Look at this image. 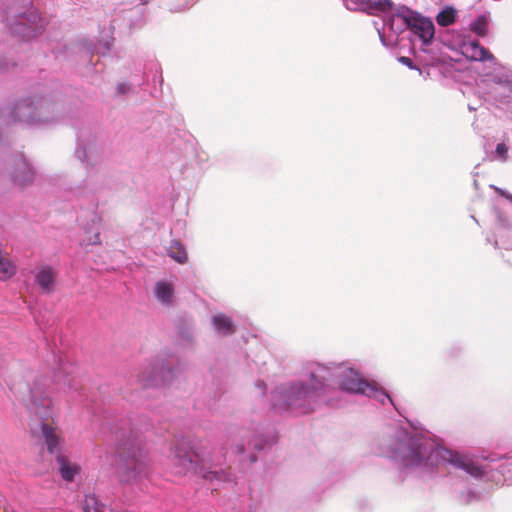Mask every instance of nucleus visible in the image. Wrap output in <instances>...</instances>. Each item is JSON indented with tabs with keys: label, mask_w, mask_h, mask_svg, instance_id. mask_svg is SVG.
<instances>
[{
	"label": "nucleus",
	"mask_w": 512,
	"mask_h": 512,
	"mask_svg": "<svg viewBox=\"0 0 512 512\" xmlns=\"http://www.w3.org/2000/svg\"><path fill=\"white\" fill-rule=\"evenodd\" d=\"M507 199L512 202V195L507 196Z\"/></svg>",
	"instance_id": "7c9ffc66"
},
{
	"label": "nucleus",
	"mask_w": 512,
	"mask_h": 512,
	"mask_svg": "<svg viewBox=\"0 0 512 512\" xmlns=\"http://www.w3.org/2000/svg\"><path fill=\"white\" fill-rule=\"evenodd\" d=\"M173 453L175 463L181 467L180 472L192 469L198 462L204 463L210 456V451H206V447L188 451L183 445H176Z\"/></svg>",
	"instance_id": "0eeeda50"
},
{
	"label": "nucleus",
	"mask_w": 512,
	"mask_h": 512,
	"mask_svg": "<svg viewBox=\"0 0 512 512\" xmlns=\"http://www.w3.org/2000/svg\"><path fill=\"white\" fill-rule=\"evenodd\" d=\"M398 60H399V62H401L402 64L406 65L410 69H417V67L413 64L412 59L409 58V57L401 56V57L398 58Z\"/></svg>",
	"instance_id": "a878e982"
},
{
	"label": "nucleus",
	"mask_w": 512,
	"mask_h": 512,
	"mask_svg": "<svg viewBox=\"0 0 512 512\" xmlns=\"http://www.w3.org/2000/svg\"><path fill=\"white\" fill-rule=\"evenodd\" d=\"M50 386L42 380H36L30 389L28 406L37 414L46 416L54 407L50 395Z\"/></svg>",
	"instance_id": "39448f33"
},
{
	"label": "nucleus",
	"mask_w": 512,
	"mask_h": 512,
	"mask_svg": "<svg viewBox=\"0 0 512 512\" xmlns=\"http://www.w3.org/2000/svg\"><path fill=\"white\" fill-rule=\"evenodd\" d=\"M168 255L177 263L185 264L188 261V253L185 246L178 240H171L168 248Z\"/></svg>",
	"instance_id": "2eb2a0df"
},
{
	"label": "nucleus",
	"mask_w": 512,
	"mask_h": 512,
	"mask_svg": "<svg viewBox=\"0 0 512 512\" xmlns=\"http://www.w3.org/2000/svg\"><path fill=\"white\" fill-rule=\"evenodd\" d=\"M456 20V10L452 7H447L440 11L436 16L437 23L442 27L452 25Z\"/></svg>",
	"instance_id": "aec40b11"
},
{
	"label": "nucleus",
	"mask_w": 512,
	"mask_h": 512,
	"mask_svg": "<svg viewBox=\"0 0 512 512\" xmlns=\"http://www.w3.org/2000/svg\"><path fill=\"white\" fill-rule=\"evenodd\" d=\"M494 189H495V191H496L499 195H501V196H503V195H504V190H502V189H500V188H497V187H495Z\"/></svg>",
	"instance_id": "c85d7f7f"
},
{
	"label": "nucleus",
	"mask_w": 512,
	"mask_h": 512,
	"mask_svg": "<svg viewBox=\"0 0 512 512\" xmlns=\"http://www.w3.org/2000/svg\"><path fill=\"white\" fill-rule=\"evenodd\" d=\"M14 114L20 121L32 122L35 120V108L26 102L17 104Z\"/></svg>",
	"instance_id": "a211bd4d"
},
{
	"label": "nucleus",
	"mask_w": 512,
	"mask_h": 512,
	"mask_svg": "<svg viewBox=\"0 0 512 512\" xmlns=\"http://www.w3.org/2000/svg\"><path fill=\"white\" fill-rule=\"evenodd\" d=\"M473 55L472 57L478 61H485L493 59V55L479 43L472 44Z\"/></svg>",
	"instance_id": "4be33fe9"
},
{
	"label": "nucleus",
	"mask_w": 512,
	"mask_h": 512,
	"mask_svg": "<svg viewBox=\"0 0 512 512\" xmlns=\"http://www.w3.org/2000/svg\"><path fill=\"white\" fill-rule=\"evenodd\" d=\"M432 453L431 447L420 439H409L406 446L401 449V458L406 466H414L420 464L428 455ZM436 456L450 462L452 465L466 471L473 477H481L483 471L471 460H467L464 456L457 452L445 449H437L433 451Z\"/></svg>",
	"instance_id": "f257e3e1"
},
{
	"label": "nucleus",
	"mask_w": 512,
	"mask_h": 512,
	"mask_svg": "<svg viewBox=\"0 0 512 512\" xmlns=\"http://www.w3.org/2000/svg\"><path fill=\"white\" fill-rule=\"evenodd\" d=\"M471 30L479 36H485L488 32V21L485 16L478 17L472 24Z\"/></svg>",
	"instance_id": "412c9836"
},
{
	"label": "nucleus",
	"mask_w": 512,
	"mask_h": 512,
	"mask_svg": "<svg viewBox=\"0 0 512 512\" xmlns=\"http://www.w3.org/2000/svg\"><path fill=\"white\" fill-rule=\"evenodd\" d=\"M338 385L342 390L350 393L371 394L378 392L380 395H384V392L379 389L375 382H369L360 377L359 373L351 368L341 371L338 375Z\"/></svg>",
	"instance_id": "20e7f679"
},
{
	"label": "nucleus",
	"mask_w": 512,
	"mask_h": 512,
	"mask_svg": "<svg viewBox=\"0 0 512 512\" xmlns=\"http://www.w3.org/2000/svg\"><path fill=\"white\" fill-rule=\"evenodd\" d=\"M41 431L49 453H60L61 446L64 442L61 430L50 423H43Z\"/></svg>",
	"instance_id": "1a4fd4ad"
},
{
	"label": "nucleus",
	"mask_w": 512,
	"mask_h": 512,
	"mask_svg": "<svg viewBox=\"0 0 512 512\" xmlns=\"http://www.w3.org/2000/svg\"><path fill=\"white\" fill-rule=\"evenodd\" d=\"M311 387L302 384L293 385L287 395V406L291 409H301L303 413H307L313 408L311 404L322 393L324 382L315 374L311 375Z\"/></svg>",
	"instance_id": "7ed1b4c3"
},
{
	"label": "nucleus",
	"mask_w": 512,
	"mask_h": 512,
	"mask_svg": "<svg viewBox=\"0 0 512 512\" xmlns=\"http://www.w3.org/2000/svg\"><path fill=\"white\" fill-rule=\"evenodd\" d=\"M83 512H105V506L95 495H86L82 504Z\"/></svg>",
	"instance_id": "6ab92c4d"
},
{
	"label": "nucleus",
	"mask_w": 512,
	"mask_h": 512,
	"mask_svg": "<svg viewBox=\"0 0 512 512\" xmlns=\"http://www.w3.org/2000/svg\"><path fill=\"white\" fill-rule=\"evenodd\" d=\"M161 373V379L158 380L156 376V370L155 368H151L150 370H144L139 375V381L142 383L143 386H152V385H158L160 383L165 384L170 379L168 376H166V371L164 368L160 371ZM172 371L170 369L167 370V374H171Z\"/></svg>",
	"instance_id": "4468645a"
},
{
	"label": "nucleus",
	"mask_w": 512,
	"mask_h": 512,
	"mask_svg": "<svg viewBox=\"0 0 512 512\" xmlns=\"http://www.w3.org/2000/svg\"><path fill=\"white\" fill-rule=\"evenodd\" d=\"M56 275V271L51 267H43L37 272L35 281L44 292L50 293L53 290Z\"/></svg>",
	"instance_id": "f8f14e48"
},
{
	"label": "nucleus",
	"mask_w": 512,
	"mask_h": 512,
	"mask_svg": "<svg viewBox=\"0 0 512 512\" xmlns=\"http://www.w3.org/2000/svg\"><path fill=\"white\" fill-rule=\"evenodd\" d=\"M116 453L117 468L123 481L131 482L147 474V455L137 439L121 440L117 445Z\"/></svg>",
	"instance_id": "f03ea898"
},
{
	"label": "nucleus",
	"mask_w": 512,
	"mask_h": 512,
	"mask_svg": "<svg viewBox=\"0 0 512 512\" xmlns=\"http://www.w3.org/2000/svg\"><path fill=\"white\" fill-rule=\"evenodd\" d=\"M56 464L62 479L67 482H72L81 471V467L77 463L72 462L62 453L56 455Z\"/></svg>",
	"instance_id": "9d476101"
},
{
	"label": "nucleus",
	"mask_w": 512,
	"mask_h": 512,
	"mask_svg": "<svg viewBox=\"0 0 512 512\" xmlns=\"http://www.w3.org/2000/svg\"><path fill=\"white\" fill-rule=\"evenodd\" d=\"M17 271L16 264L8 256L7 252L0 247V281L11 279Z\"/></svg>",
	"instance_id": "ddd939ff"
},
{
	"label": "nucleus",
	"mask_w": 512,
	"mask_h": 512,
	"mask_svg": "<svg viewBox=\"0 0 512 512\" xmlns=\"http://www.w3.org/2000/svg\"><path fill=\"white\" fill-rule=\"evenodd\" d=\"M509 195H510V194H509L508 192L504 191V195H503V197H505V198L507 199V196H509Z\"/></svg>",
	"instance_id": "c756f323"
},
{
	"label": "nucleus",
	"mask_w": 512,
	"mask_h": 512,
	"mask_svg": "<svg viewBox=\"0 0 512 512\" xmlns=\"http://www.w3.org/2000/svg\"><path fill=\"white\" fill-rule=\"evenodd\" d=\"M35 172L25 159H19L15 163V169L12 177L13 181L19 186H26L34 180Z\"/></svg>",
	"instance_id": "9b49d317"
},
{
	"label": "nucleus",
	"mask_w": 512,
	"mask_h": 512,
	"mask_svg": "<svg viewBox=\"0 0 512 512\" xmlns=\"http://www.w3.org/2000/svg\"><path fill=\"white\" fill-rule=\"evenodd\" d=\"M155 296L157 299L165 304L172 303V297L174 294V286L171 283L159 281L155 285Z\"/></svg>",
	"instance_id": "dca6fc26"
},
{
	"label": "nucleus",
	"mask_w": 512,
	"mask_h": 512,
	"mask_svg": "<svg viewBox=\"0 0 512 512\" xmlns=\"http://www.w3.org/2000/svg\"><path fill=\"white\" fill-rule=\"evenodd\" d=\"M100 243H101V241H100V235H99V233H96V234L94 235L93 240H91V241H90V244H100Z\"/></svg>",
	"instance_id": "cd10ccee"
},
{
	"label": "nucleus",
	"mask_w": 512,
	"mask_h": 512,
	"mask_svg": "<svg viewBox=\"0 0 512 512\" xmlns=\"http://www.w3.org/2000/svg\"><path fill=\"white\" fill-rule=\"evenodd\" d=\"M496 153L505 161L507 159L508 147L504 143H499L496 147Z\"/></svg>",
	"instance_id": "b1692460"
},
{
	"label": "nucleus",
	"mask_w": 512,
	"mask_h": 512,
	"mask_svg": "<svg viewBox=\"0 0 512 512\" xmlns=\"http://www.w3.org/2000/svg\"><path fill=\"white\" fill-rule=\"evenodd\" d=\"M234 451L237 455H241L245 452L244 444H237L234 448Z\"/></svg>",
	"instance_id": "bb28decb"
},
{
	"label": "nucleus",
	"mask_w": 512,
	"mask_h": 512,
	"mask_svg": "<svg viewBox=\"0 0 512 512\" xmlns=\"http://www.w3.org/2000/svg\"><path fill=\"white\" fill-rule=\"evenodd\" d=\"M204 478L209 481H213L214 479L224 480V479H226V475L223 472L209 471L204 475Z\"/></svg>",
	"instance_id": "5701e85b"
},
{
	"label": "nucleus",
	"mask_w": 512,
	"mask_h": 512,
	"mask_svg": "<svg viewBox=\"0 0 512 512\" xmlns=\"http://www.w3.org/2000/svg\"><path fill=\"white\" fill-rule=\"evenodd\" d=\"M212 323L215 329L224 335H229L235 332L231 319L223 314L214 316Z\"/></svg>",
	"instance_id": "f3484780"
},
{
	"label": "nucleus",
	"mask_w": 512,
	"mask_h": 512,
	"mask_svg": "<svg viewBox=\"0 0 512 512\" xmlns=\"http://www.w3.org/2000/svg\"><path fill=\"white\" fill-rule=\"evenodd\" d=\"M53 383L54 389L58 391L69 392L79 390L81 382L78 377V368L68 361H61L54 373Z\"/></svg>",
	"instance_id": "423d86ee"
},
{
	"label": "nucleus",
	"mask_w": 512,
	"mask_h": 512,
	"mask_svg": "<svg viewBox=\"0 0 512 512\" xmlns=\"http://www.w3.org/2000/svg\"><path fill=\"white\" fill-rule=\"evenodd\" d=\"M380 389L384 392L383 396L380 395L378 392L377 393L366 394V395L369 396V397L376 398L381 403H384L385 399H387L390 402H392V400L390 399L389 395L382 388H380Z\"/></svg>",
	"instance_id": "393cba45"
},
{
	"label": "nucleus",
	"mask_w": 512,
	"mask_h": 512,
	"mask_svg": "<svg viewBox=\"0 0 512 512\" xmlns=\"http://www.w3.org/2000/svg\"><path fill=\"white\" fill-rule=\"evenodd\" d=\"M408 27L419 36L424 44H428L434 37L435 29L431 20L419 16H411L406 19Z\"/></svg>",
	"instance_id": "6e6552de"
}]
</instances>
